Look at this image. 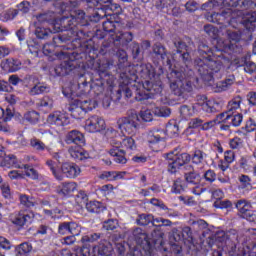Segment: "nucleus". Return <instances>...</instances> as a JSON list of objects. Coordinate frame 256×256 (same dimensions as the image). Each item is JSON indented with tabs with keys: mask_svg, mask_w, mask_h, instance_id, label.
Wrapping results in <instances>:
<instances>
[{
	"mask_svg": "<svg viewBox=\"0 0 256 256\" xmlns=\"http://www.w3.org/2000/svg\"><path fill=\"white\" fill-rule=\"evenodd\" d=\"M131 51L133 55V59H137L141 53H143V50H141V46H139V43L133 42L131 44Z\"/></svg>",
	"mask_w": 256,
	"mask_h": 256,
	"instance_id": "56",
	"label": "nucleus"
},
{
	"mask_svg": "<svg viewBox=\"0 0 256 256\" xmlns=\"http://www.w3.org/2000/svg\"><path fill=\"white\" fill-rule=\"evenodd\" d=\"M10 165L11 167H15L16 169H23V164L19 163L17 157L13 154L5 155L4 154V165L3 167H7Z\"/></svg>",
	"mask_w": 256,
	"mask_h": 256,
	"instance_id": "29",
	"label": "nucleus"
},
{
	"mask_svg": "<svg viewBox=\"0 0 256 256\" xmlns=\"http://www.w3.org/2000/svg\"><path fill=\"white\" fill-rule=\"evenodd\" d=\"M208 155L207 153L201 151V150H195L193 155L191 156L192 163L194 165H203L204 163L207 165V159Z\"/></svg>",
	"mask_w": 256,
	"mask_h": 256,
	"instance_id": "27",
	"label": "nucleus"
},
{
	"mask_svg": "<svg viewBox=\"0 0 256 256\" xmlns=\"http://www.w3.org/2000/svg\"><path fill=\"white\" fill-rule=\"evenodd\" d=\"M101 239V234L100 233H93L87 236H83L81 238L82 243H95V241H99Z\"/></svg>",
	"mask_w": 256,
	"mask_h": 256,
	"instance_id": "50",
	"label": "nucleus"
},
{
	"mask_svg": "<svg viewBox=\"0 0 256 256\" xmlns=\"http://www.w3.org/2000/svg\"><path fill=\"white\" fill-rule=\"evenodd\" d=\"M203 178L208 183H213L217 179V174L215 173V171L209 169L204 173Z\"/></svg>",
	"mask_w": 256,
	"mask_h": 256,
	"instance_id": "57",
	"label": "nucleus"
},
{
	"mask_svg": "<svg viewBox=\"0 0 256 256\" xmlns=\"http://www.w3.org/2000/svg\"><path fill=\"white\" fill-rule=\"evenodd\" d=\"M201 109L205 113H217L221 109V102L208 100Z\"/></svg>",
	"mask_w": 256,
	"mask_h": 256,
	"instance_id": "26",
	"label": "nucleus"
},
{
	"mask_svg": "<svg viewBox=\"0 0 256 256\" xmlns=\"http://www.w3.org/2000/svg\"><path fill=\"white\" fill-rule=\"evenodd\" d=\"M61 172L68 179H75V177H79L81 174V168H79L75 163L65 162L61 165Z\"/></svg>",
	"mask_w": 256,
	"mask_h": 256,
	"instance_id": "13",
	"label": "nucleus"
},
{
	"mask_svg": "<svg viewBox=\"0 0 256 256\" xmlns=\"http://www.w3.org/2000/svg\"><path fill=\"white\" fill-rule=\"evenodd\" d=\"M129 80L126 79L123 84H120L119 89L117 91V99L119 101V99H121V93H124L125 97H127V99H129L130 97H132L133 92H131V89L129 88Z\"/></svg>",
	"mask_w": 256,
	"mask_h": 256,
	"instance_id": "32",
	"label": "nucleus"
},
{
	"mask_svg": "<svg viewBox=\"0 0 256 256\" xmlns=\"http://www.w3.org/2000/svg\"><path fill=\"white\" fill-rule=\"evenodd\" d=\"M66 143H68V145H70V143H74L79 147H83V145H85V136L77 130H72L66 136Z\"/></svg>",
	"mask_w": 256,
	"mask_h": 256,
	"instance_id": "15",
	"label": "nucleus"
},
{
	"mask_svg": "<svg viewBox=\"0 0 256 256\" xmlns=\"http://www.w3.org/2000/svg\"><path fill=\"white\" fill-rule=\"evenodd\" d=\"M75 191H77V183L75 182H64L58 186L59 195H63L64 197L71 195V193H75Z\"/></svg>",
	"mask_w": 256,
	"mask_h": 256,
	"instance_id": "18",
	"label": "nucleus"
},
{
	"mask_svg": "<svg viewBox=\"0 0 256 256\" xmlns=\"http://www.w3.org/2000/svg\"><path fill=\"white\" fill-rule=\"evenodd\" d=\"M24 120L28 123H37L39 121V113L35 111H30L24 114Z\"/></svg>",
	"mask_w": 256,
	"mask_h": 256,
	"instance_id": "51",
	"label": "nucleus"
},
{
	"mask_svg": "<svg viewBox=\"0 0 256 256\" xmlns=\"http://www.w3.org/2000/svg\"><path fill=\"white\" fill-rule=\"evenodd\" d=\"M254 23H256V13L251 12L245 15L243 18L242 24L246 29L250 31V29H253Z\"/></svg>",
	"mask_w": 256,
	"mask_h": 256,
	"instance_id": "37",
	"label": "nucleus"
},
{
	"mask_svg": "<svg viewBox=\"0 0 256 256\" xmlns=\"http://www.w3.org/2000/svg\"><path fill=\"white\" fill-rule=\"evenodd\" d=\"M244 71L245 73H249V75H253V73H256V64L252 61L245 62Z\"/></svg>",
	"mask_w": 256,
	"mask_h": 256,
	"instance_id": "59",
	"label": "nucleus"
},
{
	"mask_svg": "<svg viewBox=\"0 0 256 256\" xmlns=\"http://www.w3.org/2000/svg\"><path fill=\"white\" fill-rule=\"evenodd\" d=\"M195 73L188 68L174 70L171 72V77L174 80L170 81V90L176 97H185V94L193 91V79Z\"/></svg>",
	"mask_w": 256,
	"mask_h": 256,
	"instance_id": "2",
	"label": "nucleus"
},
{
	"mask_svg": "<svg viewBox=\"0 0 256 256\" xmlns=\"http://www.w3.org/2000/svg\"><path fill=\"white\" fill-rule=\"evenodd\" d=\"M61 25H63L67 31L63 35H56L53 37V43L56 45V47H58L60 43L71 41V37L75 35V32H72L73 27L77 25V22L73 20V16L71 15L70 17L62 18Z\"/></svg>",
	"mask_w": 256,
	"mask_h": 256,
	"instance_id": "7",
	"label": "nucleus"
},
{
	"mask_svg": "<svg viewBox=\"0 0 256 256\" xmlns=\"http://www.w3.org/2000/svg\"><path fill=\"white\" fill-rule=\"evenodd\" d=\"M208 101L207 96L205 95H198L196 97V103L193 105V109H199V107L202 108V106H204L206 104V102Z\"/></svg>",
	"mask_w": 256,
	"mask_h": 256,
	"instance_id": "55",
	"label": "nucleus"
},
{
	"mask_svg": "<svg viewBox=\"0 0 256 256\" xmlns=\"http://www.w3.org/2000/svg\"><path fill=\"white\" fill-rule=\"evenodd\" d=\"M117 227H119V224L117 223V220H114V219H109V220L105 221L103 224V228L106 231H115V229H117Z\"/></svg>",
	"mask_w": 256,
	"mask_h": 256,
	"instance_id": "52",
	"label": "nucleus"
},
{
	"mask_svg": "<svg viewBox=\"0 0 256 256\" xmlns=\"http://www.w3.org/2000/svg\"><path fill=\"white\" fill-rule=\"evenodd\" d=\"M114 43H119L120 45H129L133 41V33L131 32H118L115 36H112Z\"/></svg>",
	"mask_w": 256,
	"mask_h": 256,
	"instance_id": "19",
	"label": "nucleus"
},
{
	"mask_svg": "<svg viewBox=\"0 0 256 256\" xmlns=\"http://www.w3.org/2000/svg\"><path fill=\"white\" fill-rule=\"evenodd\" d=\"M59 235H69V222H62L58 226Z\"/></svg>",
	"mask_w": 256,
	"mask_h": 256,
	"instance_id": "63",
	"label": "nucleus"
},
{
	"mask_svg": "<svg viewBox=\"0 0 256 256\" xmlns=\"http://www.w3.org/2000/svg\"><path fill=\"white\" fill-rule=\"evenodd\" d=\"M71 115L74 117V119H81L85 113H87L81 105H79V102L77 100H74V103L72 104L71 108Z\"/></svg>",
	"mask_w": 256,
	"mask_h": 256,
	"instance_id": "31",
	"label": "nucleus"
},
{
	"mask_svg": "<svg viewBox=\"0 0 256 256\" xmlns=\"http://www.w3.org/2000/svg\"><path fill=\"white\" fill-rule=\"evenodd\" d=\"M109 154L114 157L115 163L119 165H125L127 163V158L125 157V150L121 149H110Z\"/></svg>",
	"mask_w": 256,
	"mask_h": 256,
	"instance_id": "25",
	"label": "nucleus"
},
{
	"mask_svg": "<svg viewBox=\"0 0 256 256\" xmlns=\"http://www.w3.org/2000/svg\"><path fill=\"white\" fill-rule=\"evenodd\" d=\"M152 51L156 57H160L162 61L167 58V49L161 43H155L152 46Z\"/></svg>",
	"mask_w": 256,
	"mask_h": 256,
	"instance_id": "33",
	"label": "nucleus"
},
{
	"mask_svg": "<svg viewBox=\"0 0 256 256\" xmlns=\"http://www.w3.org/2000/svg\"><path fill=\"white\" fill-rule=\"evenodd\" d=\"M94 252H97L98 255L101 256H115V253L113 252V245L106 240L101 242L98 246H95Z\"/></svg>",
	"mask_w": 256,
	"mask_h": 256,
	"instance_id": "17",
	"label": "nucleus"
},
{
	"mask_svg": "<svg viewBox=\"0 0 256 256\" xmlns=\"http://www.w3.org/2000/svg\"><path fill=\"white\" fill-rule=\"evenodd\" d=\"M72 20H75L76 25H81L83 20H85V12L81 10L76 11L75 15H72Z\"/></svg>",
	"mask_w": 256,
	"mask_h": 256,
	"instance_id": "62",
	"label": "nucleus"
},
{
	"mask_svg": "<svg viewBox=\"0 0 256 256\" xmlns=\"http://www.w3.org/2000/svg\"><path fill=\"white\" fill-rule=\"evenodd\" d=\"M233 204L229 200H216L214 202V207L216 209H229Z\"/></svg>",
	"mask_w": 256,
	"mask_h": 256,
	"instance_id": "53",
	"label": "nucleus"
},
{
	"mask_svg": "<svg viewBox=\"0 0 256 256\" xmlns=\"http://www.w3.org/2000/svg\"><path fill=\"white\" fill-rule=\"evenodd\" d=\"M43 93H49V86H47L45 84H41V83L34 85L29 90V95H31V96L41 95Z\"/></svg>",
	"mask_w": 256,
	"mask_h": 256,
	"instance_id": "35",
	"label": "nucleus"
},
{
	"mask_svg": "<svg viewBox=\"0 0 256 256\" xmlns=\"http://www.w3.org/2000/svg\"><path fill=\"white\" fill-rule=\"evenodd\" d=\"M188 223L192 228V231L195 233H199V231H203L209 227V224H207V222L203 219L190 218Z\"/></svg>",
	"mask_w": 256,
	"mask_h": 256,
	"instance_id": "22",
	"label": "nucleus"
},
{
	"mask_svg": "<svg viewBox=\"0 0 256 256\" xmlns=\"http://www.w3.org/2000/svg\"><path fill=\"white\" fill-rule=\"evenodd\" d=\"M105 120L99 116H91L85 122V130L88 133H99V131H104Z\"/></svg>",
	"mask_w": 256,
	"mask_h": 256,
	"instance_id": "9",
	"label": "nucleus"
},
{
	"mask_svg": "<svg viewBox=\"0 0 256 256\" xmlns=\"http://www.w3.org/2000/svg\"><path fill=\"white\" fill-rule=\"evenodd\" d=\"M35 31L34 34L36 35L37 39H47L49 35H51V30L43 28L39 25V22H34Z\"/></svg>",
	"mask_w": 256,
	"mask_h": 256,
	"instance_id": "30",
	"label": "nucleus"
},
{
	"mask_svg": "<svg viewBox=\"0 0 256 256\" xmlns=\"http://www.w3.org/2000/svg\"><path fill=\"white\" fill-rule=\"evenodd\" d=\"M241 107V97H236L232 101L228 103L227 113H233V111H237Z\"/></svg>",
	"mask_w": 256,
	"mask_h": 256,
	"instance_id": "44",
	"label": "nucleus"
},
{
	"mask_svg": "<svg viewBox=\"0 0 256 256\" xmlns=\"http://www.w3.org/2000/svg\"><path fill=\"white\" fill-rule=\"evenodd\" d=\"M198 51L200 55H202V59L197 58L194 61L196 71H198L205 81L221 79V77H223V72L225 71L223 62L211 57L212 50L205 44L200 45Z\"/></svg>",
	"mask_w": 256,
	"mask_h": 256,
	"instance_id": "1",
	"label": "nucleus"
},
{
	"mask_svg": "<svg viewBox=\"0 0 256 256\" xmlns=\"http://www.w3.org/2000/svg\"><path fill=\"white\" fill-rule=\"evenodd\" d=\"M171 191L176 195H179L185 191V188L183 187V180H181V178L174 181Z\"/></svg>",
	"mask_w": 256,
	"mask_h": 256,
	"instance_id": "47",
	"label": "nucleus"
},
{
	"mask_svg": "<svg viewBox=\"0 0 256 256\" xmlns=\"http://www.w3.org/2000/svg\"><path fill=\"white\" fill-rule=\"evenodd\" d=\"M18 11L22 13H27L31 9V2L29 1H22L20 4L17 5Z\"/></svg>",
	"mask_w": 256,
	"mask_h": 256,
	"instance_id": "64",
	"label": "nucleus"
},
{
	"mask_svg": "<svg viewBox=\"0 0 256 256\" xmlns=\"http://www.w3.org/2000/svg\"><path fill=\"white\" fill-rule=\"evenodd\" d=\"M68 153H70L71 157L73 159H76V161H83V159H89V153H87L85 150L82 148H77V147H70L68 149Z\"/></svg>",
	"mask_w": 256,
	"mask_h": 256,
	"instance_id": "24",
	"label": "nucleus"
},
{
	"mask_svg": "<svg viewBox=\"0 0 256 256\" xmlns=\"http://www.w3.org/2000/svg\"><path fill=\"white\" fill-rule=\"evenodd\" d=\"M229 145L231 149H241V147H243V140L239 137H235L230 140Z\"/></svg>",
	"mask_w": 256,
	"mask_h": 256,
	"instance_id": "61",
	"label": "nucleus"
},
{
	"mask_svg": "<svg viewBox=\"0 0 256 256\" xmlns=\"http://www.w3.org/2000/svg\"><path fill=\"white\" fill-rule=\"evenodd\" d=\"M235 85V75L230 74L224 80L217 83L216 87L218 91H227Z\"/></svg>",
	"mask_w": 256,
	"mask_h": 256,
	"instance_id": "23",
	"label": "nucleus"
},
{
	"mask_svg": "<svg viewBox=\"0 0 256 256\" xmlns=\"http://www.w3.org/2000/svg\"><path fill=\"white\" fill-rule=\"evenodd\" d=\"M47 122L54 127H65V125H69L67 116L60 111H55L50 114L47 118Z\"/></svg>",
	"mask_w": 256,
	"mask_h": 256,
	"instance_id": "12",
	"label": "nucleus"
},
{
	"mask_svg": "<svg viewBox=\"0 0 256 256\" xmlns=\"http://www.w3.org/2000/svg\"><path fill=\"white\" fill-rule=\"evenodd\" d=\"M140 117L143 119L146 123H149L150 121H153V113L150 109L142 110L140 112Z\"/></svg>",
	"mask_w": 256,
	"mask_h": 256,
	"instance_id": "60",
	"label": "nucleus"
},
{
	"mask_svg": "<svg viewBox=\"0 0 256 256\" xmlns=\"http://www.w3.org/2000/svg\"><path fill=\"white\" fill-rule=\"evenodd\" d=\"M46 165L49 167L50 171H52V175H54L57 181H63V174L55 168V162H53V160H47Z\"/></svg>",
	"mask_w": 256,
	"mask_h": 256,
	"instance_id": "43",
	"label": "nucleus"
},
{
	"mask_svg": "<svg viewBox=\"0 0 256 256\" xmlns=\"http://www.w3.org/2000/svg\"><path fill=\"white\" fill-rule=\"evenodd\" d=\"M1 67L4 71H8V73H15V71L21 69V61L14 58H7L2 61Z\"/></svg>",
	"mask_w": 256,
	"mask_h": 256,
	"instance_id": "16",
	"label": "nucleus"
},
{
	"mask_svg": "<svg viewBox=\"0 0 256 256\" xmlns=\"http://www.w3.org/2000/svg\"><path fill=\"white\" fill-rule=\"evenodd\" d=\"M121 149L123 151H135L137 149V144H135V139L132 137H126L122 140Z\"/></svg>",
	"mask_w": 256,
	"mask_h": 256,
	"instance_id": "38",
	"label": "nucleus"
},
{
	"mask_svg": "<svg viewBox=\"0 0 256 256\" xmlns=\"http://www.w3.org/2000/svg\"><path fill=\"white\" fill-rule=\"evenodd\" d=\"M17 15H19V10L10 8L0 14V21L6 23V21L13 20Z\"/></svg>",
	"mask_w": 256,
	"mask_h": 256,
	"instance_id": "36",
	"label": "nucleus"
},
{
	"mask_svg": "<svg viewBox=\"0 0 256 256\" xmlns=\"http://www.w3.org/2000/svg\"><path fill=\"white\" fill-rule=\"evenodd\" d=\"M22 169H25V174L27 177H30V179H39V172H37V170H35L34 168H30L29 165L22 164Z\"/></svg>",
	"mask_w": 256,
	"mask_h": 256,
	"instance_id": "46",
	"label": "nucleus"
},
{
	"mask_svg": "<svg viewBox=\"0 0 256 256\" xmlns=\"http://www.w3.org/2000/svg\"><path fill=\"white\" fill-rule=\"evenodd\" d=\"M153 215L152 214H140L136 220L137 225L147 226L150 223H153Z\"/></svg>",
	"mask_w": 256,
	"mask_h": 256,
	"instance_id": "42",
	"label": "nucleus"
},
{
	"mask_svg": "<svg viewBox=\"0 0 256 256\" xmlns=\"http://www.w3.org/2000/svg\"><path fill=\"white\" fill-rule=\"evenodd\" d=\"M235 207L239 211V213H241L243 219L253 218V212L251 211V202L245 199H241L236 202Z\"/></svg>",
	"mask_w": 256,
	"mask_h": 256,
	"instance_id": "14",
	"label": "nucleus"
},
{
	"mask_svg": "<svg viewBox=\"0 0 256 256\" xmlns=\"http://www.w3.org/2000/svg\"><path fill=\"white\" fill-rule=\"evenodd\" d=\"M195 111H197V109H193V106L191 108L187 105H184V106H181L180 108V115L184 119H189V117H193V115L195 114Z\"/></svg>",
	"mask_w": 256,
	"mask_h": 256,
	"instance_id": "45",
	"label": "nucleus"
},
{
	"mask_svg": "<svg viewBox=\"0 0 256 256\" xmlns=\"http://www.w3.org/2000/svg\"><path fill=\"white\" fill-rule=\"evenodd\" d=\"M16 256H28L33 251V246L28 242H23L15 248Z\"/></svg>",
	"mask_w": 256,
	"mask_h": 256,
	"instance_id": "28",
	"label": "nucleus"
},
{
	"mask_svg": "<svg viewBox=\"0 0 256 256\" xmlns=\"http://www.w3.org/2000/svg\"><path fill=\"white\" fill-rule=\"evenodd\" d=\"M18 200L20 201V205L26 207L27 209H30V207H35L33 198L27 194L19 193Z\"/></svg>",
	"mask_w": 256,
	"mask_h": 256,
	"instance_id": "34",
	"label": "nucleus"
},
{
	"mask_svg": "<svg viewBox=\"0 0 256 256\" xmlns=\"http://www.w3.org/2000/svg\"><path fill=\"white\" fill-rule=\"evenodd\" d=\"M226 119H230L231 120V124L233 125V127H239V125H241V123H243V115L242 114H237L232 116L230 115H226Z\"/></svg>",
	"mask_w": 256,
	"mask_h": 256,
	"instance_id": "49",
	"label": "nucleus"
},
{
	"mask_svg": "<svg viewBox=\"0 0 256 256\" xmlns=\"http://www.w3.org/2000/svg\"><path fill=\"white\" fill-rule=\"evenodd\" d=\"M140 77L145 79L143 84L146 91H153L154 93H161L163 91V82L161 76L155 73V68L151 64H142L140 66Z\"/></svg>",
	"mask_w": 256,
	"mask_h": 256,
	"instance_id": "3",
	"label": "nucleus"
},
{
	"mask_svg": "<svg viewBox=\"0 0 256 256\" xmlns=\"http://www.w3.org/2000/svg\"><path fill=\"white\" fill-rule=\"evenodd\" d=\"M36 106L39 108H45V109H53V98L49 96H44L40 99H38Z\"/></svg>",
	"mask_w": 256,
	"mask_h": 256,
	"instance_id": "39",
	"label": "nucleus"
},
{
	"mask_svg": "<svg viewBox=\"0 0 256 256\" xmlns=\"http://www.w3.org/2000/svg\"><path fill=\"white\" fill-rule=\"evenodd\" d=\"M57 59H63L64 61L55 68V73L59 77H65V75H69L71 71L75 69V65L73 64V60L69 58V53L67 52H58L55 54Z\"/></svg>",
	"mask_w": 256,
	"mask_h": 256,
	"instance_id": "8",
	"label": "nucleus"
},
{
	"mask_svg": "<svg viewBox=\"0 0 256 256\" xmlns=\"http://www.w3.org/2000/svg\"><path fill=\"white\" fill-rule=\"evenodd\" d=\"M30 145L33 149H36V151H45V143L36 138L31 140Z\"/></svg>",
	"mask_w": 256,
	"mask_h": 256,
	"instance_id": "58",
	"label": "nucleus"
},
{
	"mask_svg": "<svg viewBox=\"0 0 256 256\" xmlns=\"http://www.w3.org/2000/svg\"><path fill=\"white\" fill-rule=\"evenodd\" d=\"M166 159H168V161H171L168 163L169 173H175L178 169H181L183 165H187V163L191 161V155L187 152H170L166 155Z\"/></svg>",
	"mask_w": 256,
	"mask_h": 256,
	"instance_id": "6",
	"label": "nucleus"
},
{
	"mask_svg": "<svg viewBox=\"0 0 256 256\" xmlns=\"http://www.w3.org/2000/svg\"><path fill=\"white\" fill-rule=\"evenodd\" d=\"M153 114L156 117H169L171 115V109L167 107H156L153 109Z\"/></svg>",
	"mask_w": 256,
	"mask_h": 256,
	"instance_id": "48",
	"label": "nucleus"
},
{
	"mask_svg": "<svg viewBox=\"0 0 256 256\" xmlns=\"http://www.w3.org/2000/svg\"><path fill=\"white\" fill-rule=\"evenodd\" d=\"M185 40H182L181 38H175L173 40L174 43V47L177 51V53H183V51H189V47H191V45H193V42H191L190 38H186Z\"/></svg>",
	"mask_w": 256,
	"mask_h": 256,
	"instance_id": "21",
	"label": "nucleus"
},
{
	"mask_svg": "<svg viewBox=\"0 0 256 256\" xmlns=\"http://www.w3.org/2000/svg\"><path fill=\"white\" fill-rule=\"evenodd\" d=\"M86 209L90 213H101L103 211V205L99 201H90L86 203Z\"/></svg>",
	"mask_w": 256,
	"mask_h": 256,
	"instance_id": "40",
	"label": "nucleus"
},
{
	"mask_svg": "<svg viewBox=\"0 0 256 256\" xmlns=\"http://www.w3.org/2000/svg\"><path fill=\"white\" fill-rule=\"evenodd\" d=\"M35 219V214L33 212H18L12 219L13 225L16 227H25V225H31Z\"/></svg>",
	"mask_w": 256,
	"mask_h": 256,
	"instance_id": "10",
	"label": "nucleus"
},
{
	"mask_svg": "<svg viewBox=\"0 0 256 256\" xmlns=\"http://www.w3.org/2000/svg\"><path fill=\"white\" fill-rule=\"evenodd\" d=\"M76 101L78 102V105H80L82 107V109H84V111L86 113L88 111H93V109H95V107L97 106V102L91 101V100H79V99H76Z\"/></svg>",
	"mask_w": 256,
	"mask_h": 256,
	"instance_id": "41",
	"label": "nucleus"
},
{
	"mask_svg": "<svg viewBox=\"0 0 256 256\" xmlns=\"http://www.w3.org/2000/svg\"><path fill=\"white\" fill-rule=\"evenodd\" d=\"M179 135V125L174 123H168L166 129H153L147 134V141L150 145H158V143H165L168 137H177Z\"/></svg>",
	"mask_w": 256,
	"mask_h": 256,
	"instance_id": "4",
	"label": "nucleus"
},
{
	"mask_svg": "<svg viewBox=\"0 0 256 256\" xmlns=\"http://www.w3.org/2000/svg\"><path fill=\"white\" fill-rule=\"evenodd\" d=\"M117 125L123 135H136L139 131V116L134 113L128 117L119 118Z\"/></svg>",
	"mask_w": 256,
	"mask_h": 256,
	"instance_id": "5",
	"label": "nucleus"
},
{
	"mask_svg": "<svg viewBox=\"0 0 256 256\" xmlns=\"http://www.w3.org/2000/svg\"><path fill=\"white\" fill-rule=\"evenodd\" d=\"M127 172H118V171H104L99 176V179L103 181H118V179H123Z\"/></svg>",
	"mask_w": 256,
	"mask_h": 256,
	"instance_id": "20",
	"label": "nucleus"
},
{
	"mask_svg": "<svg viewBox=\"0 0 256 256\" xmlns=\"http://www.w3.org/2000/svg\"><path fill=\"white\" fill-rule=\"evenodd\" d=\"M0 189L2 191V195L4 199H11V187L9 183L5 182L0 185Z\"/></svg>",
	"mask_w": 256,
	"mask_h": 256,
	"instance_id": "54",
	"label": "nucleus"
},
{
	"mask_svg": "<svg viewBox=\"0 0 256 256\" xmlns=\"http://www.w3.org/2000/svg\"><path fill=\"white\" fill-rule=\"evenodd\" d=\"M200 179L201 175L195 171V168L192 165L185 166L184 180L188 187H191V185H197V183H200Z\"/></svg>",
	"mask_w": 256,
	"mask_h": 256,
	"instance_id": "11",
	"label": "nucleus"
}]
</instances>
